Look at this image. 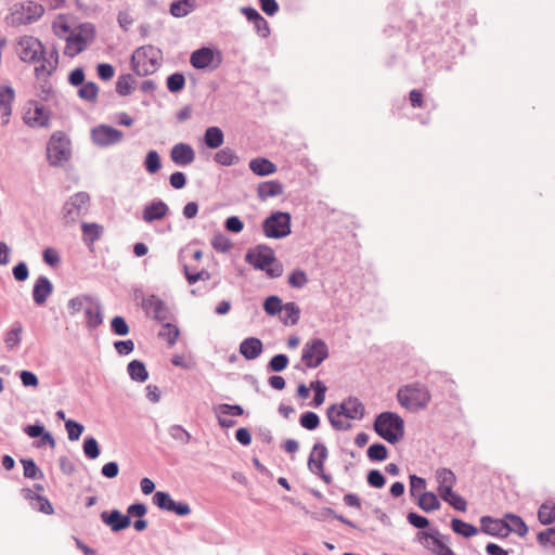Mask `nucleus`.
<instances>
[{
  "label": "nucleus",
  "instance_id": "obj_25",
  "mask_svg": "<svg viewBox=\"0 0 555 555\" xmlns=\"http://www.w3.org/2000/svg\"><path fill=\"white\" fill-rule=\"evenodd\" d=\"M53 285L46 276H39L34 285L33 297L37 305H43L52 294Z\"/></svg>",
  "mask_w": 555,
  "mask_h": 555
},
{
  "label": "nucleus",
  "instance_id": "obj_14",
  "mask_svg": "<svg viewBox=\"0 0 555 555\" xmlns=\"http://www.w3.org/2000/svg\"><path fill=\"white\" fill-rule=\"evenodd\" d=\"M43 13L44 9L41 4L28 1L12 12V20L16 24H30L39 20Z\"/></svg>",
  "mask_w": 555,
  "mask_h": 555
},
{
  "label": "nucleus",
  "instance_id": "obj_23",
  "mask_svg": "<svg viewBox=\"0 0 555 555\" xmlns=\"http://www.w3.org/2000/svg\"><path fill=\"white\" fill-rule=\"evenodd\" d=\"M168 211L169 208L166 203L163 201H153L143 209L142 218L145 222H153L164 219Z\"/></svg>",
  "mask_w": 555,
  "mask_h": 555
},
{
  "label": "nucleus",
  "instance_id": "obj_11",
  "mask_svg": "<svg viewBox=\"0 0 555 555\" xmlns=\"http://www.w3.org/2000/svg\"><path fill=\"white\" fill-rule=\"evenodd\" d=\"M328 457V451L325 444L315 443L310 452L308 459L309 470L319 476L326 485L332 483V476L326 474L324 470L325 462Z\"/></svg>",
  "mask_w": 555,
  "mask_h": 555
},
{
  "label": "nucleus",
  "instance_id": "obj_57",
  "mask_svg": "<svg viewBox=\"0 0 555 555\" xmlns=\"http://www.w3.org/2000/svg\"><path fill=\"white\" fill-rule=\"evenodd\" d=\"M54 69L55 65L42 57L40 60V65L35 67V73L38 78H47L54 72Z\"/></svg>",
  "mask_w": 555,
  "mask_h": 555
},
{
  "label": "nucleus",
  "instance_id": "obj_32",
  "mask_svg": "<svg viewBox=\"0 0 555 555\" xmlns=\"http://www.w3.org/2000/svg\"><path fill=\"white\" fill-rule=\"evenodd\" d=\"M506 529L505 521L492 519L491 517L481 518V530L491 535L502 534Z\"/></svg>",
  "mask_w": 555,
  "mask_h": 555
},
{
  "label": "nucleus",
  "instance_id": "obj_38",
  "mask_svg": "<svg viewBox=\"0 0 555 555\" xmlns=\"http://www.w3.org/2000/svg\"><path fill=\"white\" fill-rule=\"evenodd\" d=\"M506 519H507V522H505V526H506L505 532L514 531L521 537L527 534L528 527L526 526V524L524 522V520L520 517L513 515V514H508V515H506Z\"/></svg>",
  "mask_w": 555,
  "mask_h": 555
},
{
  "label": "nucleus",
  "instance_id": "obj_33",
  "mask_svg": "<svg viewBox=\"0 0 555 555\" xmlns=\"http://www.w3.org/2000/svg\"><path fill=\"white\" fill-rule=\"evenodd\" d=\"M300 317V309L295 302H287L281 312V320L285 325L297 324Z\"/></svg>",
  "mask_w": 555,
  "mask_h": 555
},
{
  "label": "nucleus",
  "instance_id": "obj_64",
  "mask_svg": "<svg viewBox=\"0 0 555 555\" xmlns=\"http://www.w3.org/2000/svg\"><path fill=\"white\" fill-rule=\"evenodd\" d=\"M538 540L542 545L551 544L555 546V529L550 528L538 534Z\"/></svg>",
  "mask_w": 555,
  "mask_h": 555
},
{
  "label": "nucleus",
  "instance_id": "obj_5",
  "mask_svg": "<svg viewBox=\"0 0 555 555\" xmlns=\"http://www.w3.org/2000/svg\"><path fill=\"white\" fill-rule=\"evenodd\" d=\"M374 428L383 439L396 443L403 437L404 422L393 412H384L376 417Z\"/></svg>",
  "mask_w": 555,
  "mask_h": 555
},
{
  "label": "nucleus",
  "instance_id": "obj_10",
  "mask_svg": "<svg viewBox=\"0 0 555 555\" xmlns=\"http://www.w3.org/2000/svg\"><path fill=\"white\" fill-rule=\"evenodd\" d=\"M267 237L281 238L291 233V216L287 212L278 211L269 216L262 224Z\"/></svg>",
  "mask_w": 555,
  "mask_h": 555
},
{
  "label": "nucleus",
  "instance_id": "obj_24",
  "mask_svg": "<svg viewBox=\"0 0 555 555\" xmlns=\"http://www.w3.org/2000/svg\"><path fill=\"white\" fill-rule=\"evenodd\" d=\"M15 99V91L11 86H0V116L4 122L9 121L12 114V104Z\"/></svg>",
  "mask_w": 555,
  "mask_h": 555
},
{
  "label": "nucleus",
  "instance_id": "obj_62",
  "mask_svg": "<svg viewBox=\"0 0 555 555\" xmlns=\"http://www.w3.org/2000/svg\"><path fill=\"white\" fill-rule=\"evenodd\" d=\"M288 364V358L285 354H276L271 358L269 362V367L273 372L283 371Z\"/></svg>",
  "mask_w": 555,
  "mask_h": 555
},
{
  "label": "nucleus",
  "instance_id": "obj_30",
  "mask_svg": "<svg viewBox=\"0 0 555 555\" xmlns=\"http://www.w3.org/2000/svg\"><path fill=\"white\" fill-rule=\"evenodd\" d=\"M283 186L278 181H266L258 185L257 193L259 198L267 199L269 197L282 194Z\"/></svg>",
  "mask_w": 555,
  "mask_h": 555
},
{
  "label": "nucleus",
  "instance_id": "obj_17",
  "mask_svg": "<svg viewBox=\"0 0 555 555\" xmlns=\"http://www.w3.org/2000/svg\"><path fill=\"white\" fill-rule=\"evenodd\" d=\"M153 503L160 509L172 512L179 516L189 515L191 508L189 504L175 502L167 492L157 491L153 496Z\"/></svg>",
  "mask_w": 555,
  "mask_h": 555
},
{
  "label": "nucleus",
  "instance_id": "obj_61",
  "mask_svg": "<svg viewBox=\"0 0 555 555\" xmlns=\"http://www.w3.org/2000/svg\"><path fill=\"white\" fill-rule=\"evenodd\" d=\"M170 435L173 439L181 441L184 444H188L191 441V435L186 431L182 426L175 425L170 428Z\"/></svg>",
  "mask_w": 555,
  "mask_h": 555
},
{
  "label": "nucleus",
  "instance_id": "obj_37",
  "mask_svg": "<svg viewBox=\"0 0 555 555\" xmlns=\"http://www.w3.org/2000/svg\"><path fill=\"white\" fill-rule=\"evenodd\" d=\"M128 373L133 380L141 383L149 377L144 363L139 360H133L128 364Z\"/></svg>",
  "mask_w": 555,
  "mask_h": 555
},
{
  "label": "nucleus",
  "instance_id": "obj_49",
  "mask_svg": "<svg viewBox=\"0 0 555 555\" xmlns=\"http://www.w3.org/2000/svg\"><path fill=\"white\" fill-rule=\"evenodd\" d=\"M284 305H282V300L278 296H270L264 300L263 309L270 315H275L276 313H281L283 311Z\"/></svg>",
  "mask_w": 555,
  "mask_h": 555
},
{
  "label": "nucleus",
  "instance_id": "obj_2",
  "mask_svg": "<svg viewBox=\"0 0 555 555\" xmlns=\"http://www.w3.org/2000/svg\"><path fill=\"white\" fill-rule=\"evenodd\" d=\"M397 400L408 411L417 412L428 406L431 395L426 386L413 383L398 390Z\"/></svg>",
  "mask_w": 555,
  "mask_h": 555
},
{
  "label": "nucleus",
  "instance_id": "obj_36",
  "mask_svg": "<svg viewBox=\"0 0 555 555\" xmlns=\"http://www.w3.org/2000/svg\"><path fill=\"white\" fill-rule=\"evenodd\" d=\"M82 234H83V241L87 242L89 245L93 244L96 240L100 238L103 227L98 223H82L81 225Z\"/></svg>",
  "mask_w": 555,
  "mask_h": 555
},
{
  "label": "nucleus",
  "instance_id": "obj_29",
  "mask_svg": "<svg viewBox=\"0 0 555 555\" xmlns=\"http://www.w3.org/2000/svg\"><path fill=\"white\" fill-rule=\"evenodd\" d=\"M86 323L90 328H96L102 324L103 318L100 305L93 299L85 309Z\"/></svg>",
  "mask_w": 555,
  "mask_h": 555
},
{
  "label": "nucleus",
  "instance_id": "obj_20",
  "mask_svg": "<svg viewBox=\"0 0 555 555\" xmlns=\"http://www.w3.org/2000/svg\"><path fill=\"white\" fill-rule=\"evenodd\" d=\"M146 314L153 317L159 322L166 321L169 317V310L165 302L156 296H150L142 302Z\"/></svg>",
  "mask_w": 555,
  "mask_h": 555
},
{
  "label": "nucleus",
  "instance_id": "obj_39",
  "mask_svg": "<svg viewBox=\"0 0 555 555\" xmlns=\"http://www.w3.org/2000/svg\"><path fill=\"white\" fill-rule=\"evenodd\" d=\"M539 521L543 525H551L555 521V503L547 501L543 503L538 512Z\"/></svg>",
  "mask_w": 555,
  "mask_h": 555
},
{
  "label": "nucleus",
  "instance_id": "obj_26",
  "mask_svg": "<svg viewBox=\"0 0 555 555\" xmlns=\"http://www.w3.org/2000/svg\"><path fill=\"white\" fill-rule=\"evenodd\" d=\"M425 546L436 555H455L439 534L424 533Z\"/></svg>",
  "mask_w": 555,
  "mask_h": 555
},
{
  "label": "nucleus",
  "instance_id": "obj_53",
  "mask_svg": "<svg viewBox=\"0 0 555 555\" xmlns=\"http://www.w3.org/2000/svg\"><path fill=\"white\" fill-rule=\"evenodd\" d=\"M310 387L314 390L313 404L320 406L325 400L327 388L321 380L311 382Z\"/></svg>",
  "mask_w": 555,
  "mask_h": 555
},
{
  "label": "nucleus",
  "instance_id": "obj_31",
  "mask_svg": "<svg viewBox=\"0 0 555 555\" xmlns=\"http://www.w3.org/2000/svg\"><path fill=\"white\" fill-rule=\"evenodd\" d=\"M417 505L426 513L440 508L438 496L434 492H422L417 498Z\"/></svg>",
  "mask_w": 555,
  "mask_h": 555
},
{
  "label": "nucleus",
  "instance_id": "obj_35",
  "mask_svg": "<svg viewBox=\"0 0 555 555\" xmlns=\"http://www.w3.org/2000/svg\"><path fill=\"white\" fill-rule=\"evenodd\" d=\"M195 0H177L170 5V13L175 17H184L195 8Z\"/></svg>",
  "mask_w": 555,
  "mask_h": 555
},
{
  "label": "nucleus",
  "instance_id": "obj_43",
  "mask_svg": "<svg viewBox=\"0 0 555 555\" xmlns=\"http://www.w3.org/2000/svg\"><path fill=\"white\" fill-rule=\"evenodd\" d=\"M23 327L20 323H15L13 327L5 334L4 344L8 349L12 350L21 343Z\"/></svg>",
  "mask_w": 555,
  "mask_h": 555
},
{
  "label": "nucleus",
  "instance_id": "obj_54",
  "mask_svg": "<svg viewBox=\"0 0 555 555\" xmlns=\"http://www.w3.org/2000/svg\"><path fill=\"white\" fill-rule=\"evenodd\" d=\"M367 456L372 461H384L387 457V449L384 444L374 443L369 447Z\"/></svg>",
  "mask_w": 555,
  "mask_h": 555
},
{
  "label": "nucleus",
  "instance_id": "obj_45",
  "mask_svg": "<svg viewBox=\"0 0 555 555\" xmlns=\"http://www.w3.org/2000/svg\"><path fill=\"white\" fill-rule=\"evenodd\" d=\"M134 80L131 75H122L116 82V91L120 95H129L133 91Z\"/></svg>",
  "mask_w": 555,
  "mask_h": 555
},
{
  "label": "nucleus",
  "instance_id": "obj_63",
  "mask_svg": "<svg viewBox=\"0 0 555 555\" xmlns=\"http://www.w3.org/2000/svg\"><path fill=\"white\" fill-rule=\"evenodd\" d=\"M33 507L44 514H53V507L50 501L44 496H36V502L33 503Z\"/></svg>",
  "mask_w": 555,
  "mask_h": 555
},
{
  "label": "nucleus",
  "instance_id": "obj_59",
  "mask_svg": "<svg viewBox=\"0 0 555 555\" xmlns=\"http://www.w3.org/2000/svg\"><path fill=\"white\" fill-rule=\"evenodd\" d=\"M69 440H78L83 431V426L75 421L68 420L65 422Z\"/></svg>",
  "mask_w": 555,
  "mask_h": 555
},
{
  "label": "nucleus",
  "instance_id": "obj_4",
  "mask_svg": "<svg viewBox=\"0 0 555 555\" xmlns=\"http://www.w3.org/2000/svg\"><path fill=\"white\" fill-rule=\"evenodd\" d=\"M436 479L438 481L437 490L441 499L456 511L465 512L467 507L465 499L453 492V487L456 483L454 473L448 468H440L436 472Z\"/></svg>",
  "mask_w": 555,
  "mask_h": 555
},
{
  "label": "nucleus",
  "instance_id": "obj_56",
  "mask_svg": "<svg viewBox=\"0 0 555 555\" xmlns=\"http://www.w3.org/2000/svg\"><path fill=\"white\" fill-rule=\"evenodd\" d=\"M300 425L309 430L315 429L319 424L320 420L319 416L314 412H306L300 416Z\"/></svg>",
  "mask_w": 555,
  "mask_h": 555
},
{
  "label": "nucleus",
  "instance_id": "obj_13",
  "mask_svg": "<svg viewBox=\"0 0 555 555\" xmlns=\"http://www.w3.org/2000/svg\"><path fill=\"white\" fill-rule=\"evenodd\" d=\"M89 201L90 197L87 193L80 192L73 195L64 205V218L68 222H75L80 215L88 210Z\"/></svg>",
  "mask_w": 555,
  "mask_h": 555
},
{
  "label": "nucleus",
  "instance_id": "obj_51",
  "mask_svg": "<svg viewBox=\"0 0 555 555\" xmlns=\"http://www.w3.org/2000/svg\"><path fill=\"white\" fill-rule=\"evenodd\" d=\"M144 165L147 172H157L162 167L160 157L158 153L156 151H150L146 155Z\"/></svg>",
  "mask_w": 555,
  "mask_h": 555
},
{
  "label": "nucleus",
  "instance_id": "obj_8",
  "mask_svg": "<svg viewBox=\"0 0 555 555\" xmlns=\"http://www.w3.org/2000/svg\"><path fill=\"white\" fill-rule=\"evenodd\" d=\"M330 351L326 343L320 338L309 339L301 352V361L309 369H315L328 358Z\"/></svg>",
  "mask_w": 555,
  "mask_h": 555
},
{
  "label": "nucleus",
  "instance_id": "obj_50",
  "mask_svg": "<svg viewBox=\"0 0 555 555\" xmlns=\"http://www.w3.org/2000/svg\"><path fill=\"white\" fill-rule=\"evenodd\" d=\"M237 159L236 155L234 154V152L227 147V149H222L220 151H218L216 154H215V160L220 164V165H223V166H230L232 165L235 160Z\"/></svg>",
  "mask_w": 555,
  "mask_h": 555
},
{
  "label": "nucleus",
  "instance_id": "obj_1",
  "mask_svg": "<svg viewBox=\"0 0 555 555\" xmlns=\"http://www.w3.org/2000/svg\"><path fill=\"white\" fill-rule=\"evenodd\" d=\"M364 412L362 402L354 397H349L341 403L331 405L327 409V418L335 429L347 430L351 428V421L362 418Z\"/></svg>",
  "mask_w": 555,
  "mask_h": 555
},
{
  "label": "nucleus",
  "instance_id": "obj_34",
  "mask_svg": "<svg viewBox=\"0 0 555 555\" xmlns=\"http://www.w3.org/2000/svg\"><path fill=\"white\" fill-rule=\"evenodd\" d=\"M204 140L209 149H218L223 144V132L218 127H209L205 131Z\"/></svg>",
  "mask_w": 555,
  "mask_h": 555
},
{
  "label": "nucleus",
  "instance_id": "obj_18",
  "mask_svg": "<svg viewBox=\"0 0 555 555\" xmlns=\"http://www.w3.org/2000/svg\"><path fill=\"white\" fill-rule=\"evenodd\" d=\"M214 412L218 420V423L223 428H231L236 425V421L232 417L241 416L244 414V410L238 404H218L214 408Z\"/></svg>",
  "mask_w": 555,
  "mask_h": 555
},
{
  "label": "nucleus",
  "instance_id": "obj_21",
  "mask_svg": "<svg viewBox=\"0 0 555 555\" xmlns=\"http://www.w3.org/2000/svg\"><path fill=\"white\" fill-rule=\"evenodd\" d=\"M170 158L178 166H188L194 162L195 153L191 145L178 143L171 149Z\"/></svg>",
  "mask_w": 555,
  "mask_h": 555
},
{
  "label": "nucleus",
  "instance_id": "obj_47",
  "mask_svg": "<svg viewBox=\"0 0 555 555\" xmlns=\"http://www.w3.org/2000/svg\"><path fill=\"white\" fill-rule=\"evenodd\" d=\"M180 332L176 325L170 323H166L163 325L162 331L159 332V336L167 340L169 346H173L178 340Z\"/></svg>",
  "mask_w": 555,
  "mask_h": 555
},
{
  "label": "nucleus",
  "instance_id": "obj_3",
  "mask_svg": "<svg viewBox=\"0 0 555 555\" xmlns=\"http://www.w3.org/2000/svg\"><path fill=\"white\" fill-rule=\"evenodd\" d=\"M247 263L256 269L263 270L271 278H279L283 273V267L275 260L274 251L268 246H257L247 251Z\"/></svg>",
  "mask_w": 555,
  "mask_h": 555
},
{
  "label": "nucleus",
  "instance_id": "obj_6",
  "mask_svg": "<svg viewBox=\"0 0 555 555\" xmlns=\"http://www.w3.org/2000/svg\"><path fill=\"white\" fill-rule=\"evenodd\" d=\"M95 29L92 24L85 23L73 28L66 37L64 54L74 57L85 51L87 47L94 40Z\"/></svg>",
  "mask_w": 555,
  "mask_h": 555
},
{
  "label": "nucleus",
  "instance_id": "obj_52",
  "mask_svg": "<svg viewBox=\"0 0 555 555\" xmlns=\"http://www.w3.org/2000/svg\"><path fill=\"white\" fill-rule=\"evenodd\" d=\"M185 78L180 73H175L167 78V88L170 92H179L184 88Z\"/></svg>",
  "mask_w": 555,
  "mask_h": 555
},
{
  "label": "nucleus",
  "instance_id": "obj_41",
  "mask_svg": "<svg viewBox=\"0 0 555 555\" xmlns=\"http://www.w3.org/2000/svg\"><path fill=\"white\" fill-rule=\"evenodd\" d=\"M52 30L56 37L66 40V37L73 29L70 28L66 17L64 15H59L52 24Z\"/></svg>",
  "mask_w": 555,
  "mask_h": 555
},
{
  "label": "nucleus",
  "instance_id": "obj_44",
  "mask_svg": "<svg viewBox=\"0 0 555 555\" xmlns=\"http://www.w3.org/2000/svg\"><path fill=\"white\" fill-rule=\"evenodd\" d=\"M309 279L307 273L301 269L293 270L287 279V282L293 288H302L307 285Z\"/></svg>",
  "mask_w": 555,
  "mask_h": 555
},
{
  "label": "nucleus",
  "instance_id": "obj_19",
  "mask_svg": "<svg viewBox=\"0 0 555 555\" xmlns=\"http://www.w3.org/2000/svg\"><path fill=\"white\" fill-rule=\"evenodd\" d=\"M49 118V113L38 102H30L24 116L25 122L31 127H46Z\"/></svg>",
  "mask_w": 555,
  "mask_h": 555
},
{
  "label": "nucleus",
  "instance_id": "obj_60",
  "mask_svg": "<svg viewBox=\"0 0 555 555\" xmlns=\"http://www.w3.org/2000/svg\"><path fill=\"white\" fill-rule=\"evenodd\" d=\"M112 331L119 336L129 334V326L122 317H115L111 322Z\"/></svg>",
  "mask_w": 555,
  "mask_h": 555
},
{
  "label": "nucleus",
  "instance_id": "obj_9",
  "mask_svg": "<svg viewBox=\"0 0 555 555\" xmlns=\"http://www.w3.org/2000/svg\"><path fill=\"white\" fill-rule=\"evenodd\" d=\"M47 156L52 166H57L69 158L70 142L62 132H55L50 138Z\"/></svg>",
  "mask_w": 555,
  "mask_h": 555
},
{
  "label": "nucleus",
  "instance_id": "obj_16",
  "mask_svg": "<svg viewBox=\"0 0 555 555\" xmlns=\"http://www.w3.org/2000/svg\"><path fill=\"white\" fill-rule=\"evenodd\" d=\"M190 62L197 69H215L220 65L221 57L219 53H215L211 49L202 48L192 53Z\"/></svg>",
  "mask_w": 555,
  "mask_h": 555
},
{
  "label": "nucleus",
  "instance_id": "obj_42",
  "mask_svg": "<svg viewBox=\"0 0 555 555\" xmlns=\"http://www.w3.org/2000/svg\"><path fill=\"white\" fill-rule=\"evenodd\" d=\"M93 300L92 297L88 295H80L72 298L68 301V310L72 315L79 313L80 311H85V309L89 306V304Z\"/></svg>",
  "mask_w": 555,
  "mask_h": 555
},
{
  "label": "nucleus",
  "instance_id": "obj_12",
  "mask_svg": "<svg viewBox=\"0 0 555 555\" xmlns=\"http://www.w3.org/2000/svg\"><path fill=\"white\" fill-rule=\"evenodd\" d=\"M16 52L23 62L34 63L42 59L44 48L37 38L24 36L17 42Z\"/></svg>",
  "mask_w": 555,
  "mask_h": 555
},
{
  "label": "nucleus",
  "instance_id": "obj_7",
  "mask_svg": "<svg viewBox=\"0 0 555 555\" xmlns=\"http://www.w3.org/2000/svg\"><path fill=\"white\" fill-rule=\"evenodd\" d=\"M159 51L144 46L134 51L131 57L132 68L139 76L153 74L158 67Z\"/></svg>",
  "mask_w": 555,
  "mask_h": 555
},
{
  "label": "nucleus",
  "instance_id": "obj_15",
  "mask_svg": "<svg viewBox=\"0 0 555 555\" xmlns=\"http://www.w3.org/2000/svg\"><path fill=\"white\" fill-rule=\"evenodd\" d=\"M91 137L94 144L104 147L120 142L124 133L114 127L99 125L91 130Z\"/></svg>",
  "mask_w": 555,
  "mask_h": 555
},
{
  "label": "nucleus",
  "instance_id": "obj_28",
  "mask_svg": "<svg viewBox=\"0 0 555 555\" xmlns=\"http://www.w3.org/2000/svg\"><path fill=\"white\" fill-rule=\"evenodd\" d=\"M249 169L257 176H269L276 171V166L269 159L258 157L249 162Z\"/></svg>",
  "mask_w": 555,
  "mask_h": 555
},
{
  "label": "nucleus",
  "instance_id": "obj_46",
  "mask_svg": "<svg viewBox=\"0 0 555 555\" xmlns=\"http://www.w3.org/2000/svg\"><path fill=\"white\" fill-rule=\"evenodd\" d=\"M98 93L99 88L94 82L82 83L78 91L79 96L89 102H94L98 98Z\"/></svg>",
  "mask_w": 555,
  "mask_h": 555
},
{
  "label": "nucleus",
  "instance_id": "obj_58",
  "mask_svg": "<svg viewBox=\"0 0 555 555\" xmlns=\"http://www.w3.org/2000/svg\"><path fill=\"white\" fill-rule=\"evenodd\" d=\"M83 452L87 457L92 460L96 459L100 455L98 441L92 437L86 438L83 442Z\"/></svg>",
  "mask_w": 555,
  "mask_h": 555
},
{
  "label": "nucleus",
  "instance_id": "obj_22",
  "mask_svg": "<svg viewBox=\"0 0 555 555\" xmlns=\"http://www.w3.org/2000/svg\"><path fill=\"white\" fill-rule=\"evenodd\" d=\"M102 521L107 525L113 531H120L130 526L131 520L128 515H122L119 511L113 509L112 512H103L101 514Z\"/></svg>",
  "mask_w": 555,
  "mask_h": 555
},
{
  "label": "nucleus",
  "instance_id": "obj_55",
  "mask_svg": "<svg viewBox=\"0 0 555 555\" xmlns=\"http://www.w3.org/2000/svg\"><path fill=\"white\" fill-rule=\"evenodd\" d=\"M426 481L422 477L415 475L410 476V493L414 498H418V494L426 492Z\"/></svg>",
  "mask_w": 555,
  "mask_h": 555
},
{
  "label": "nucleus",
  "instance_id": "obj_40",
  "mask_svg": "<svg viewBox=\"0 0 555 555\" xmlns=\"http://www.w3.org/2000/svg\"><path fill=\"white\" fill-rule=\"evenodd\" d=\"M451 527L455 533L461 534L465 538L474 537L478 532V529L475 526L457 518L452 519Z\"/></svg>",
  "mask_w": 555,
  "mask_h": 555
},
{
  "label": "nucleus",
  "instance_id": "obj_48",
  "mask_svg": "<svg viewBox=\"0 0 555 555\" xmlns=\"http://www.w3.org/2000/svg\"><path fill=\"white\" fill-rule=\"evenodd\" d=\"M25 433L31 438L42 436L43 441H48L52 447L54 446L53 437L49 433H44L41 425H29L25 428Z\"/></svg>",
  "mask_w": 555,
  "mask_h": 555
},
{
  "label": "nucleus",
  "instance_id": "obj_27",
  "mask_svg": "<svg viewBox=\"0 0 555 555\" xmlns=\"http://www.w3.org/2000/svg\"><path fill=\"white\" fill-rule=\"evenodd\" d=\"M240 352L245 359L254 360L261 354L262 343L256 337L246 338L240 345Z\"/></svg>",
  "mask_w": 555,
  "mask_h": 555
}]
</instances>
